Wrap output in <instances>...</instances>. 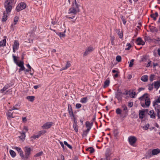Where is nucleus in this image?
<instances>
[{
    "label": "nucleus",
    "instance_id": "1",
    "mask_svg": "<svg viewBox=\"0 0 160 160\" xmlns=\"http://www.w3.org/2000/svg\"><path fill=\"white\" fill-rule=\"evenodd\" d=\"M79 7L80 5L78 4L76 0H73L72 7L69 8L68 12L69 14H71L72 16L70 17L69 15H68L66 16V17L69 19L74 18L76 14L79 11Z\"/></svg>",
    "mask_w": 160,
    "mask_h": 160
},
{
    "label": "nucleus",
    "instance_id": "2",
    "mask_svg": "<svg viewBox=\"0 0 160 160\" xmlns=\"http://www.w3.org/2000/svg\"><path fill=\"white\" fill-rule=\"evenodd\" d=\"M139 99L141 101V104L142 107H148L149 106L151 101L148 94H144L139 98Z\"/></svg>",
    "mask_w": 160,
    "mask_h": 160
},
{
    "label": "nucleus",
    "instance_id": "3",
    "mask_svg": "<svg viewBox=\"0 0 160 160\" xmlns=\"http://www.w3.org/2000/svg\"><path fill=\"white\" fill-rule=\"evenodd\" d=\"M15 0H6L4 3V7L7 12H10L12 10V6L14 3Z\"/></svg>",
    "mask_w": 160,
    "mask_h": 160
},
{
    "label": "nucleus",
    "instance_id": "4",
    "mask_svg": "<svg viewBox=\"0 0 160 160\" xmlns=\"http://www.w3.org/2000/svg\"><path fill=\"white\" fill-rule=\"evenodd\" d=\"M20 156L24 160L26 159L30 154V151H18Z\"/></svg>",
    "mask_w": 160,
    "mask_h": 160
},
{
    "label": "nucleus",
    "instance_id": "5",
    "mask_svg": "<svg viewBox=\"0 0 160 160\" xmlns=\"http://www.w3.org/2000/svg\"><path fill=\"white\" fill-rule=\"evenodd\" d=\"M26 5L24 2H21L18 4L16 7V10L17 11L19 12L24 9L26 8Z\"/></svg>",
    "mask_w": 160,
    "mask_h": 160
},
{
    "label": "nucleus",
    "instance_id": "6",
    "mask_svg": "<svg viewBox=\"0 0 160 160\" xmlns=\"http://www.w3.org/2000/svg\"><path fill=\"white\" fill-rule=\"evenodd\" d=\"M153 105L154 108L158 118L160 119V105L159 104H153Z\"/></svg>",
    "mask_w": 160,
    "mask_h": 160
},
{
    "label": "nucleus",
    "instance_id": "7",
    "mask_svg": "<svg viewBox=\"0 0 160 160\" xmlns=\"http://www.w3.org/2000/svg\"><path fill=\"white\" fill-rule=\"evenodd\" d=\"M94 50V48L93 47L89 46L86 49L85 52L83 54L84 56H86L89 54L90 52H92Z\"/></svg>",
    "mask_w": 160,
    "mask_h": 160
},
{
    "label": "nucleus",
    "instance_id": "8",
    "mask_svg": "<svg viewBox=\"0 0 160 160\" xmlns=\"http://www.w3.org/2000/svg\"><path fill=\"white\" fill-rule=\"evenodd\" d=\"M128 139L130 144L134 146L137 140L136 138L134 136H130Z\"/></svg>",
    "mask_w": 160,
    "mask_h": 160
},
{
    "label": "nucleus",
    "instance_id": "9",
    "mask_svg": "<svg viewBox=\"0 0 160 160\" xmlns=\"http://www.w3.org/2000/svg\"><path fill=\"white\" fill-rule=\"evenodd\" d=\"M19 43L18 41L15 40L14 41L13 45V52H15L16 51L18 50L19 48Z\"/></svg>",
    "mask_w": 160,
    "mask_h": 160
},
{
    "label": "nucleus",
    "instance_id": "10",
    "mask_svg": "<svg viewBox=\"0 0 160 160\" xmlns=\"http://www.w3.org/2000/svg\"><path fill=\"white\" fill-rule=\"evenodd\" d=\"M53 123L52 122H47L44 124L42 126V128L44 129H48L50 128L52 125Z\"/></svg>",
    "mask_w": 160,
    "mask_h": 160
},
{
    "label": "nucleus",
    "instance_id": "11",
    "mask_svg": "<svg viewBox=\"0 0 160 160\" xmlns=\"http://www.w3.org/2000/svg\"><path fill=\"white\" fill-rule=\"evenodd\" d=\"M17 65L20 67V68L19 69V72L25 70V68L24 66V63L23 61H20Z\"/></svg>",
    "mask_w": 160,
    "mask_h": 160
},
{
    "label": "nucleus",
    "instance_id": "12",
    "mask_svg": "<svg viewBox=\"0 0 160 160\" xmlns=\"http://www.w3.org/2000/svg\"><path fill=\"white\" fill-rule=\"evenodd\" d=\"M68 110L70 117L71 118H74V116L72 109L71 105H68Z\"/></svg>",
    "mask_w": 160,
    "mask_h": 160
},
{
    "label": "nucleus",
    "instance_id": "13",
    "mask_svg": "<svg viewBox=\"0 0 160 160\" xmlns=\"http://www.w3.org/2000/svg\"><path fill=\"white\" fill-rule=\"evenodd\" d=\"M137 44L138 45H143L145 44L144 42L142 39L140 38H138L137 40Z\"/></svg>",
    "mask_w": 160,
    "mask_h": 160
},
{
    "label": "nucleus",
    "instance_id": "14",
    "mask_svg": "<svg viewBox=\"0 0 160 160\" xmlns=\"http://www.w3.org/2000/svg\"><path fill=\"white\" fill-rule=\"evenodd\" d=\"M127 94H129V97L131 98H134L136 95V92L134 91H129Z\"/></svg>",
    "mask_w": 160,
    "mask_h": 160
},
{
    "label": "nucleus",
    "instance_id": "15",
    "mask_svg": "<svg viewBox=\"0 0 160 160\" xmlns=\"http://www.w3.org/2000/svg\"><path fill=\"white\" fill-rule=\"evenodd\" d=\"M145 114V110H139V118H143Z\"/></svg>",
    "mask_w": 160,
    "mask_h": 160
},
{
    "label": "nucleus",
    "instance_id": "16",
    "mask_svg": "<svg viewBox=\"0 0 160 160\" xmlns=\"http://www.w3.org/2000/svg\"><path fill=\"white\" fill-rule=\"evenodd\" d=\"M116 98L119 101H120L122 98V93L120 92H117L116 94Z\"/></svg>",
    "mask_w": 160,
    "mask_h": 160
},
{
    "label": "nucleus",
    "instance_id": "17",
    "mask_svg": "<svg viewBox=\"0 0 160 160\" xmlns=\"http://www.w3.org/2000/svg\"><path fill=\"white\" fill-rule=\"evenodd\" d=\"M20 103H18L15 104L12 108V109H10V111H12V110H19L20 108L19 107L20 106Z\"/></svg>",
    "mask_w": 160,
    "mask_h": 160
},
{
    "label": "nucleus",
    "instance_id": "18",
    "mask_svg": "<svg viewBox=\"0 0 160 160\" xmlns=\"http://www.w3.org/2000/svg\"><path fill=\"white\" fill-rule=\"evenodd\" d=\"M149 115L152 118H155L156 117L155 114L153 110L150 111L148 113Z\"/></svg>",
    "mask_w": 160,
    "mask_h": 160
},
{
    "label": "nucleus",
    "instance_id": "19",
    "mask_svg": "<svg viewBox=\"0 0 160 160\" xmlns=\"http://www.w3.org/2000/svg\"><path fill=\"white\" fill-rule=\"evenodd\" d=\"M4 38V39H3L2 40L0 41V47H3L5 46L6 45V38L5 37Z\"/></svg>",
    "mask_w": 160,
    "mask_h": 160
},
{
    "label": "nucleus",
    "instance_id": "20",
    "mask_svg": "<svg viewBox=\"0 0 160 160\" xmlns=\"http://www.w3.org/2000/svg\"><path fill=\"white\" fill-rule=\"evenodd\" d=\"M18 19L19 18L18 17H15L14 19V22L12 23L11 26L13 27V26L16 24L18 22Z\"/></svg>",
    "mask_w": 160,
    "mask_h": 160
},
{
    "label": "nucleus",
    "instance_id": "21",
    "mask_svg": "<svg viewBox=\"0 0 160 160\" xmlns=\"http://www.w3.org/2000/svg\"><path fill=\"white\" fill-rule=\"evenodd\" d=\"M154 84L155 88L157 90L160 87V81L154 82Z\"/></svg>",
    "mask_w": 160,
    "mask_h": 160
},
{
    "label": "nucleus",
    "instance_id": "22",
    "mask_svg": "<svg viewBox=\"0 0 160 160\" xmlns=\"http://www.w3.org/2000/svg\"><path fill=\"white\" fill-rule=\"evenodd\" d=\"M117 32L118 35L119 36V38H122L123 37V36L122 31L121 30L118 29V30H117Z\"/></svg>",
    "mask_w": 160,
    "mask_h": 160
},
{
    "label": "nucleus",
    "instance_id": "23",
    "mask_svg": "<svg viewBox=\"0 0 160 160\" xmlns=\"http://www.w3.org/2000/svg\"><path fill=\"white\" fill-rule=\"evenodd\" d=\"M158 13L157 12H156L155 13L152 14L151 15V17L153 18V20L155 21L157 19V18L158 16Z\"/></svg>",
    "mask_w": 160,
    "mask_h": 160
},
{
    "label": "nucleus",
    "instance_id": "24",
    "mask_svg": "<svg viewBox=\"0 0 160 160\" xmlns=\"http://www.w3.org/2000/svg\"><path fill=\"white\" fill-rule=\"evenodd\" d=\"M112 151H106V158H108V157L112 156Z\"/></svg>",
    "mask_w": 160,
    "mask_h": 160
},
{
    "label": "nucleus",
    "instance_id": "25",
    "mask_svg": "<svg viewBox=\"0 0 160 160\" xmlns=\"http://www.w3.org/2000/svg\"><path fill=\"white\" fill-rule=\"evenodd\" d=\"M110 84V81L109 80H106L104 82L103 85V88H105L108 87Z\"/></svg>",
    "mask_w": 160,
    "mask_h": 160
},
{
    "label": "nucleus",
    "instance_id": "26",
    "mask_svg": "<svg viewBox=\"0 0 160 160\" xmlns=\"http://www.w3.org/2000/svg\"><path fill=\"white\" fill-rule=\"evenodd\" d=\"M141 79L144 82H146L148 81V76L146 75L143 76L141 77Z\"/></svg>",
    "mask_w": 160,
    "mask_h": 160
},
{
    "label": "nucleus",
    "instance_id": "27",
    "mask_svg": "<svg viewBox=\"0 0 160 160\" xmlns=\"http://www.w3.org/2000/svg\"><path fill=\"white\" fill-rule=\"evenodd\" d=\"M26 98L29 101L33 102L35 98V97L33 96H28L26 97Z\"/></svg>",
    "mask_w": 160,
    "mask_h": 160
},
{
    "label": "nucleus",
    "instance_id": "28",
    "mask_svg": "<svg viewBox=\"0 0 160 160\" xmlns=\"http://www.w3.org/2000/svg\"><path fill=\"white\" fill-rule=\"evenodd\" d=\"M159 103H160V96H159L153 102V104H158Z\"/></svg>",
    "mask_w": 160,
    "mask_h": 160
},
{
    "label": "nucleus",
    "instance_id": "29",
    "mask_svg": "<svg viewBox=\"0 0 160 160\" xmlns=\"http://www.w3.org/2000/svg\"><path fill=\"white\" fill-rule=\"evenodd\" d=\"M160 152V151H152V154H151L150 156L151 157L152 155H157Z\"/></svg>",
    "mask_w": 160,
    "mask_h": 160
},
{
    "label": "nucleus",
    "instance_id": "30",
    "mask_svg": "<svg viewBox=\"0 0 160 160\" xmlns=\"http://www.w3.org/2000/svg\"><path fill=\"white\" fill-rule=\"evenodd\" d=\"M88 101V98L87 97H85L82 98L80 100V102L82 103H85Z\"/></svg>",
    "mask_w": 160,
    "mask_h": 160
},
{
    "label": "nucleus",
    "instance_id": "31",
    "mask_svg": "<svg viewBox=\"0 0 160 160\" xmlns=\"http://www.w3.org/2000/svg\"><path fill=\"white\" fill-rule=\"evenodd\" d=\"M25 137V132H23L19 137V138L21 140L23 141L24 140Z\"/></svg>",
    "mask_w": 160,
    "mask_h": 160
},
{
    "label": "nucleus",
    "instance_id": "32",
    "mask_svg": "<svg viewBox=\"0 0 160 160\" xmlns=\"http://www.w3.org/2000/svg\"><path fill=\"white\" fill-rule=\"evenodd\" d=\"M10 154L11 156L14 158L16 156V153L14 151H9Z\"/></svg>",
    "mask_w": 160,
    "mask_h": 160
},
{
    "label": "nucleus",
    "instance_id": "33",
    "mask_svg": "<svg viewBox=\"0 0 160 160\" xmlns=\"http://www.w3.org/2000/svg\"><path fill=\"white\" fill-rule=\"evenodd\" d=\"M61 38L64 37L65 36L64 33L58 32L56 33Z\"/></svg>",
    "mask_w": 160,
    "mask_h": 160
},
{
    "label": "nucleus",
    "instance_id": "34",
    "mask_svg": "<svg viewBox=\"0 0 160 160\" xmlns=\"http://www.w3.org/2000/svg\"><path fill=\"white\" fill-rule=\"evenodd\" d=\"M73 128L75 131L77 132H78V125L76 122L74 121V123L73 124Z\"/></svg>",
    "mask_w": 160,
    "mask_h": 160
},
{
    "label": "nucleus",
    "instance_id": "35",
    "mask_svg": "<svg viewBox=\"0 0 160 160\" xmlns=\"http://www.w3.org/2000/svg\"><path fill=\"white\" fill-rule=\"evenodd\" d=\"M149 127V125L148 123L145 124L142 127V128L144 130H148Z\"/></svg>",
    "mask_w": 160,
    "mask_h": 160
},
{
    "label": "nucleus",
    "instance_id": "36",
    "mask_svg": "<svg viewBox=\"0 0 160 160\" xmlns=\"http://www.w3.org/2000/svg\"><path fill=\"white\" fill-rule=\"evenodd\" d=\"M64 144L65 146H67L69 149H72V146L70 144H68L66 141H64Z\"/></svg>",
    "mask_w": 160,
    "mask_h": 160
},
{
    "label": "nucleus",
    "instance_id": "37",
    "mask_svg": "<svg viewBox=\"0 0 160 160\" xmlns=\"http://www.w3.org/2000/svg\"><path fill=\"white\" fill-rule=\"evenodd\" d=\"M7 16L5 15V13H3V15L2 18V21L3 22L7 20Z\"/></svg>",
    "mask_w": 160,
    "mask_h": 160
},
{
    "label": "nucleus",
    "instance_id": "38",
    "mask_svg": "<svg viewBox=\"0 0 160 160\" xmlns=\"http://www.w3.org/2000/svg\"><path fill=\"white\" fill-rule=\"evenodd\" d=\"M8 88V85H5L3 88L1 90V92L2 93H3L4 91L7 89Z\"/></svg>",
    "mask_w": 160,
    "mask_h": 160
},
{
    "label": "nucleus",
    "instance_id": "39",
    "mask_svg": "<svg viewBox=\"0 0 160 160\" xmlns=\"http://www.w3.org/2000/svg\"><path fill=\"white\" fill-rule=\"evenodd\" d=\"M110 38V41H111L112 44L113 45L114 44V41L115 39V37L113 36H111Z\"/></svg>",
    "mask_w": 160,
    "mask_h": 160
},
{
    "label": "nucleus",
    "instance_id": "40",
    "mask_svg": "<svg viewBox=\"0 0 160 160\" xmlns=\"http://www.w3.org/2000/svg\"><path fill=\"white\" fill-rule=\"evenodd\" d=\"M86 125L87 128H91L92 126L91 124L89 122H86Z\"/></svg>",
    "mask_w": 160,
    "mask_h": 160
},
{
    "label": "nucleus",
    "instance_id": "41",
    "mask_svg": "<svg viewBox=\"0 0 160 160\" xmlns=\"http://www.w3.org/2000/svg\"><path fill=\"white\" fill-rule=\"evenodd\" d=\"M13 112L11 113L10 112H8L7 113V115L8 117L10 118H13L14 117L13 116Z\"/></svg>",
    "mask_w": 160,
    "mask_h": 160
},
{
    "label": "nucleus",
    "instance_id": "42",
    "mask_svg": "<svg viewBox=\"0 0 160 160\" xmlns=\"http://www.w3.org/2000/svg\"><path fill=\"white\" fill-rule=\"evenodd\" d=\"M12 57L13 58V60H14V62L17 65L19 62H18L17 61V60L16 57L15 56H14V55H13Z\"/></svg>",
    "mask_w": 160,
    "mask_h": 160
},
{
    "label": "nucleus",
    "instance_id": "43",
    "mask_svg": "<svg viewBox=\"0 0 160 160\" xmlns=\"http://www.w3.org/2000/svg\"><path fill=\"white\" fill-rule=\"evenodd\" d=\"M116 113L118 114H121L122 110L119 108H118L116 109Z\"/></svg>",
    "mask_w": 160,
    "mask_h": 160
},
{
    "label": "nucleus",
    "instance_id": "44",
    "mask_svg": "<svg viewBox=\"0 0 160 160\" xmlns=\"http://www.w3.org/2000/svg\"><path fill=\"white\" fill-rule=\"evenodd\" d=\"M71 66V64L69 62H67V64L66 65L65 67H64L66 69H67L68 68H69Z\"/></svg>",
    "mask_w": 160,
    "mask_h": 160
},
{
    "label": "nucleus",
    "instance_id": "45",
    "mask_svg": "<svg viewBox=\"0 0 160 160\" xmlns=\"http://www.w3.org/2000/svg\"><path fill=\"white\" fill-rule=\"evenodd\" d=\"M146 61V57L145 56H143L141 57V62H145Z\"/></svg>",
    "mask_w": 160,
    "mask_h": 160
},
{
    "label": "nucleus",
    "instance_id": "46",
    "mask_svg": "<svg viewBox=\"0 0 160 160\" xmlns=\"http://www.w3.org/2000/svg\"><path fill=\"white\" fill-rule=\"evenodd\" d=\"M116 60L118 62H120L121 60V57L119 55L117 56L116 57Z\"/></svg>",
    "mask_w": 160,
    "mask_h": 160
},
{
    "label": "nucleus",
    "instance_id": "47",
    "mask_svg": "<svg viewBox=\"0 0 160 160\" xmlns=\"http://www.w3.org/2000/svg\"><path fill=\"white\" fill-rule=\"evenodd\" d=\"M40 135L38 133V134L37 135H34L32 136L31 137V138H33L34 139H35L37 138H38L39 137H40Z\"/></svg>",
    "mask_w": 160,
    "mask_h": 160
},
{
    "label": "nucleus",
    "instance_id": "48",
    "mask_svg": "<svg viewBox=\"0 0 160 160\" xmlns=\"http://www.w3.org/2000/svg\"><path fill=\"white\" fill-rule=\"evenodd\" d=\"M134 61V60L133 59H132L131 60L129 64V67H131L133 66V64Z\"/></svg>",
    "mask_w": 160,
    "mask_h": 160
},
{
    "label": "nucleus",
    "instance_id": "49",
    "mask_svg": "<svg viewBox=\"0 0 160 160\" xmlns=\"http://www.w3.org/2000/svg\"><path fill=\"white\" fill-rule=\"evenodd\" d=\"M155 75H151L150 76V80L151 81H152L154 79Z\"/></svg>",
    "mask_w": 160,
    "mask_h": 160
},
{
    "label": "nucleus",
    "instance_id": "50",
    "mask_svg": "<svg viewBox=\"0 0 160 160\" xmlns=\"http://www.w3.org/2000/svg\"><path fill=\"white\" fill-rule=\"evenodd\" d=\"M42 153H43L42 152V151H41V152H39L38 153H37L35 155V157H39V156L41 155L42 154Z\"/></svg>",
    "mask_w": 160,
    "mask_h": 160
},
{
    "label": "nucleus",
    "instance_id": "51",
    "mask_svg": "<svg viewBox=\"0 0 160 160\" xmlns=\"http://www.w3.org/2000/svg\"><path fill=\"white\" fill-rule=\"evenodd\" d=\"M153 88V86L152 84H149L148 85V89L149 90H152Z\"/></svg>",
    "mask_w": 160,
    "mask_h": 160
},
{
    "label": "nucleus",
    "instance_id": "52",
    "mask_svg": "<svg viewBox=\"0 0 160 160\" xmlns=\"http://www.w3.org/2000/svg\"><path fill=\"white\" fill-rule=\"evenodd\" d=\"M81 105L80 103H77L76 105V108H79L81 107Z\"/></svg>",
    "mask_w": 160,
    "mask_h": 160
},
{
    "label": "nucleus",
    "instance_id": "53",
    "mask_svg": "<svg viewBox=\"0 0 160 160\" xmlns=\"http://www.w3.org/2000/svg\"><path fill=\"white\" fill-rule=\"evenodd\" d=\"M46 131L45 130H42L39 131L38 133L41 136L42 134H45V133H46Z\"/></svg>",
    "mask_w": 160,
    "mask_h": 160
},
{
    "label": "nucleus",
    "instance_id": "54",
    "mask_svg": "<svg viewBox=\"0 0 160 160\" xmlns=\"http://www.w3.org/2000/svg\"><path fill=\"white\" fill-rule=\"evenodd\" d=\"M25 150H31L32 149V148L29 146H27L25 147Z\"/></svg>",
    "mask_w": 160,
    "mask_h": 160
},
{
    "label": "nucleus",
    "instance_id": "55",
    "mask_svg": "<svg viewBox=\"0 0 160 160\" xmlns=\"http://www.w3.org/2000/svg\"><path fill=\"white\" fill-rule=\"evenodd\" d=\"M151 61L150 60H149L148 62V63L146 65V67H150L151 66Z\"/></svg>",
    "mask_w": 160,
    "mask_h": 160
},
{
    "label": "nucleus",
    "instance_id": "56",
    "mask_svg": "<svg viewBox=\"0 0 160 160\" xmlns=\"http://www.w3.org/2000/svg\"><path fill=\"white\" fill-rule=\"evenodd\" d=\"M121 19H122V20L123 21V24H124V25L125 24L126 22V21L125 20V19L122 16Z\"/></svg>",
    "mask_w": 160,
    "mask_h": 160
},
{
    "label": "nucleus",
    "instance_id": "57",
    "mask_svg": "<svg viewBox=\"0 0 160 160\" xmlns=\"http://www.w3.org/2000/svg\"><path fill=\"white\" fill-rule=\"evenodd\" d=\"M122 108H123L124 110H126L127 109V107L125 105H122Z\"/></svg>",
    "mask_w": 160,
    "mask_h": 160
},
{
    "label": "nucleus",
    "instance_id": "58",
    "mask_svg": "<svg viewBox=\"0 0 160 160\" xmlns=\"http://www.w3.org/2000/svg\"><path fill=\"white\" fill-rule=\"evenodd\" d=\"M3 149H5V150L7 149V150L8 149H10V150H11V149H10V148H9L8 147L7 145H6L5 146H4L3 148Z\"/></svg>",
    "mask_w": 160,
    "mask_h": 160
},
{
    "label": "nucleus",
    "instance_id": "59",
    "mask_svg": "<svg viewBox=\"0 0 160 160\" xmlns=\"http://www.w3.org/2000/svg\"><path fill=\"white\" fill-rule=\"evenodd\" d=\"M59 142L62 147L63 148V149H64V145L62 142L60 141Z\"/></svg>",
    "mask_w": 160,
    "mask_h": 160
},
{
    "label": "nucleus",
    "instance_id": "60",
    "mask_svg": "<svg viewBox=\"0 0 160 160\" xmlns=\"http://www.w3.org/2000/svg\"><path fill=\"white\" fill-rule=\"evenodd\" d=\"M133 105V103L132 102H129L128 103V106L130 107H132Z\"/></svg>",
    "mask_w": 160,
    "mask_h": 160
},
{
    "label": "nucleus",
    "instance_id": "61",
    "mask_svg": "<svg viewBox=\"0 0 160 160\" xmlns=\"http://www.w3.org/2000/svg\"><path fill=\"white\" fill-rule=\"evenodd\" d=\"M158 53V56L160 57V48H159L157 50Z\"/></svg>",
    "mask_w": 160,
    "mask_h": 160
},
{
    "label": "nucleus",
    "instance_id": "62",
    "mask_svg": "<svg viewBox=\"0 0 160 160\" xmlns=\"http://www.w3.org/2000/svg\"><path fill=\"white\" fill-rule=\"evenodd\" d=\"M13 149H14L17 150H21V148H19L18 147H14V148H13Z\"/></svg>",
    "mask_w": 160,
    "mask_h": 160
},
{
    "label": "nucleus",
    "instance_id": "63",
    "mask_svg": "<svg viewBox=\"0 0 160 160\" xmlns=\"http://www.w3.org/2000/svg\"><path fill=\"white\" fill-rule=\"evenodd\" d=\"M24 130H25L26 132H27L28 130V127L26 126H24Z\"/></svg>",
    "mask_w": 160,
    "mask_h": 160
},
{
    "label": "nucleus",
    "instance_id": "64",
    "mask_svg": "<svg viewBox=\"0 0 160 160\" xmlns=\"http://www.w3.org/2000/svg\"><path fill=\"white\" fill-rule=\"evenodd\" d=\"M22 121L23 122H25L27 121V119L26 117H23L22 118Z\"/></svg>",
    "mask_w": 160,
    "mask_h": 160
}]
</instances>
